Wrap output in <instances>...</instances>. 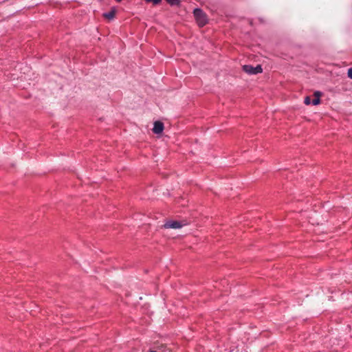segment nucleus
Returning <instances> with one entry per match:
<instances>
[{
  "label": "nucleus",
  "mask_w": 352,
  "mask_h": 352,
  "mask_svg": "<svg viewBox=\"0 0 352 352\" xmlns=\"http://www.w3.org/2000/svg\"><path fill=\"white\" fill-rule=\"evenodd\" d=\"M171 6H178L180 3L179 0H166Z\"/></svg>",
  "instance_id": "6"
},
{
  "label": "nucleus",
  "mask_w": 352,
  "mask_h": 352,
  "mask_svg": "<svg viewBox=\"0 0 352 352\" xmlns=\"http://www.w3.org/2000/svg\"><path fill=\"white\" fill-rule=\"evenodd\" d=\"M311 103V98L309 96H307L305 98V104H307V105H309Z\"/></svg>",
  "instance_id": "9"
},
{
  "label": "nucleus",
  "mask_w": 352,
  "mask_h": 352,
  "mask_svg": "<svg viewBox=\"0 0 352 352\" xmlns=\"http://www.w3.org/2000/svg\"><path fill=\"white\" fill-rule=\"evenodd\" d=\"M185 224L182 223V221H166L163 225L164 228H174L177 229L184 226Z\"/></svg>",
  "instance_id": "3"
},
{
  "label": "nucleus",
  "mask_w": 352,
  "mask_h": 352,
  "mask_svg": "<svg viewBox=\"0 0 352 352\" xmlns=\"http://www.w3.org/2000/svg\"><path fill=\"white\" fill-rule=\"evenodd\" d=\"M314 96L315 98H320V97L321 96V93L320 91H316L314 93Z\"/></svg>",
  "instance_id": "11"
},
{
  "label": "nucleus",
  "mask_w": 352,
  "mask_h": 352,
  "mask_svg": "<svg viewBox=\"0 0 352 352\" xmlns=\"http://www.w3.org/2000/svg\"><path fill=\"white\" fill-rule=\"evenodd\" d=\"M347 74H348V77L350 78L351 79H352V68H349L348 69Z\"/></svg>",
  "instance_id": "10"
},
{
  "label": "nucleus",
  "mask_w": 352,
  "mask_h": 352,
  "mask_svg": "<svg viewBox=\"0 0 352 352\" xmlns=\"http://www.w3.org/2000/svg\"><path fill=\"white\" fill-rule=\"evenodd\" d=\"M116 8H113L109 12L104 13L103 16L104 18H106L109 20H111L114 18V16L116 15Z\"/></svg>",
  "instance_id": "5"
},
{
  "label": "nucleus",
  "mask_w": 352,
  "mask_h": 352,
  "mask_svg": "<svg viewBox=\"0 0 352 352\" xmlns=\"http://www.w3.org/2000/svg\"><path fill=\"white\" fill-rule=\"evenodd\" d=\"M117 2H120L122 0H116Z\"/></svg>",
  "instance_id": "12"
},
{
  "label": "nucleus",
  "mask_w": 352,
  "mask_h": 352,
  "mask_svg": "<svg viewBox=\"0 0 352 352\" xmlns=\"http://www.w3.org/2000/svg\"><path fill=\"white\" fill-rule=\"evenodd\" d=\"M320 102V98H315L312 101H311V103L312 104L314 105H318L319 104Z\"/></svg>",
  "instance_id": "7"
},
{
  "label": "nucleus",
  "mask_w": 352,
  "mask_h": 352,
  "mask_svg": "<svg viewBox=\"0 0 352 352\" xmlns=\"http://www.w3.org/2000/svg\"><path fill=\"white\" fill-rule=\"evenodd\" d=\"M164 130V124L160 121H156L154 122V126L153 131L155 134L161 133Z\"/></svg>",
  "instance_id": "4"
},
{
  "label": "nucleus",
  "mask_w": 352,
  "mask_h": 352,
  "mask_svg": "<svg viewBox=\"0 0 352 352\" xmlns=\"http://www.w3.org/2000/svg\"><path fill=\"white\" fill-rule=\"evenodd\" d=\"M193 14L195 16V18L196 19V21L199 26L203 27L208 23V18L206 14L199 8H196L193 11Z\"/></svg>",
  "instance_id": "1"
},
{
  "label": "nucleus",
  "mask_w": 352,
  "mask_h": 352,
  "mask_svg": "<svg viewBox=\"0 0 352 352\" xmlns=\"http://www.w3.org/2000/svg\"><path fill=\"white\" fill-rule=\"evenodd\" d=\"M243 70L248 74H257L263 72V69L259 65L256 67L245 65L243 66Z\"/></svg>",
  "instance_id": "2"
},
{
  "label": "nucleus",
  "mask_w": 352,
  "mask_h": 352,
  "mask_svg": "<svg viewBox=\"0 0 352 352\" xmlns=\"http://www.w3.org/2000/svg\"><path fill=\"white\" fill-rule=\"evenodd\" d=\"M150 352H156V351H150Z\"/></svg>",
  "instance_id": "13"
},
{
  "label": "nucleus",
  "mask_w": 352,
  "mask_h": 352,
  "mask_svg": "<svg viewBox=\"0 0 352 352\" xmlns=\"http://www.w3.org/2000/svg\"><path fill=\"white\" fill-rule=\"evenodd\" d=\"M148 3H153L154 5L159 4L162 0H145Z\"/></svg>",
  "instance_id": "8"
}]
</instances>
